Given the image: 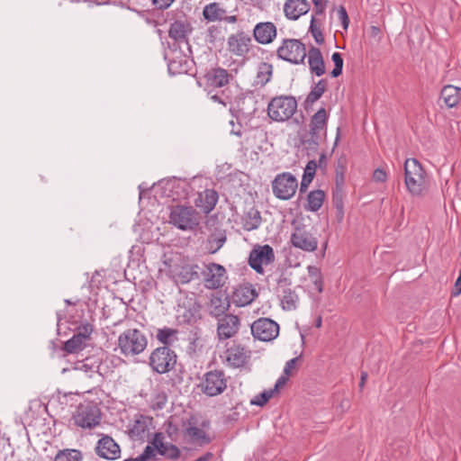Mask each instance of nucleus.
<instances>
[{
  "mask_svg": "<svg viewBox=\"0 0 461 461\" xmlns=\"http://www.w3.org/2000/svg\"><path fill=\"white\" fill-rule=\"evenodd\" d=\"M146 334L137 328H131L122 332L117 339V348L125 357H132L143 353L148 347Z\"/></svg>",
  "mask_w": 461,
  "mask_h": 461,
  "instance_id": "f257e3e1",
  "label": "nucleus"
},
{
  "mask_svg": "<svg viewBox=\"0 0 461 461\" xmlns=\"http://www.w3.org/2000/svg\"><path fill=\"white\" fill-rule=\"evenodd\" d=\"M426 172L417 158H407L404 163V183L409 193L420 196L425 190Z\"/></svg>",
  "mask_w": 461,
  "mask_h": 461,
  "instance_id": "f03ea898",
  "label": "nucleus"
},
{
  "mask_svg": "<svg viewBox=\"0 0 461 461\" xmlns=\"http://www.w3.org/2000/svg\"><path fill=\"white\" fill-rule=\"evenodd\" d=\"M177 355L170 347H158L149 357V366L158 375H164L176 368Z\"/></svg>",
  "mask_w": 461,
  "mask_h": 461,
  "instance_id": "7ed1b4c3",
  "label": "nucleus"
},
{
  "mask_svg": "<svg viewBox=\"0 0 461 461\" xmlns=\"http://www.w3.org/2000/svg\"><path fill=\"white\" fill-rule=\"evenodd\" d=\"M200 214L192 206L176 204L170 207L169 222L181 230H194L200 223Z\"/></svg>",
  "mask_w": 461,
  "mask_h": 461,
  "instance_id": "20e7f679",
  "label": "nucleus"
},
{
  "mask_svg": "<svg viewBox=\"0 0 461 461\" xmlns=\"http://www.w3.org/2000/svg\"><path fill=\"white\" fill-rule=\"evenodd\" d=\"M297 110V101L292 95H279L273 97L267 105V115L272 121L285 122L289 120Z\"/></svg>",
  "mask_w": 461,
  "mask_h": 461,
  "instance_id": "39448f33",
  "label": "nucleus"
},
{
  "mask_svg": "<svg viewBox=\"0 0 461 461\" xmlns=\"http://www.w3.org/2000/svg\"><path fill=\"white\" fill-rule=\"evenodd\" d=\"M227 377L222 370L207 371L197 387L208 397H214L221 394L227 389Z\"/></svg>",
  "mask_w": 461,
  "mask_h": 461,
  "instance_id": "423d86ee",
  "label": "nucleus"
},
{
  "mask_svg": "<svg viewBox=\"0 0 461 461\" xmlns=\"http://www.w3.org/2000/svg\"><path fill=\"white\" fill-rule=\"evenodd\" d=\"M280 59L292 64H303L307 56L306 46L297 39H285L276 50Z\"/></svg>",
  "mask_w": 461,
  "mask_h": 461,
  "instance_id": "0eeeda50",
  "label": "nucleus"
},
{
  "mask_svg": "<svg viewBox=\"0 0 461 461\" xmlns=\"http://www.w3.org/2000/svg\"><path fill=\"white\" fill-rule=\"evenodd\" d=\"M75 424L83 429H93L100 424L101 411L95 401L81 402L74 415Z\"/></svg>",
  "mask_w": 461,
  "mask_h": 461,
  "instance_id": "6e6552de",
  "label": "nucleus"
},
{
  "mask_svg": "<svg viewBox=\"0 0 461 461\" xmlns=\"http://www.w3.org/2000/svg\"><path fill=\"white\" fill-rule=\"evenodd\" d=\"M294 230L290 237V242L293 247L305 252H314L318 249V239L316 235L305 225L292 222Z\"/></svg>",
  "mask_w": 461,
  "mask_h": 461,
  "instance_id": "1a4fd4ad",
  "label": "nucleus"
},
{
  "mask_svg": "<svg viewBox=\"0 0 461 461\" xmlns=\"http://www.w3.org/2000/svg\"><path fill=\"white\" fill-rule=\"evenodd\" d=\"M298 188L297 178L290 172L277 174L272 181V192L280 200H289Z\"/></svg>",
  "mask_w": 461,
  "mask_h": 461,
  "instance_id": "9d476101",
  "label": "nucleus"
},
{
  "mask_svg": "<svg viewBox=\"0 0 461 461\" xmlns=\"http://www.w3.org/2000/svg\"><path fill=\"white\" fill-rule=\"evenodd\" d=\"M275 258V252L270 245H257L249 253V265L258 274H263L264 265L272 264Z\"/></svg>",
  "mask_w": 461,
  "mask_h": 461,
  "instance_id": "9b49d317",
  "label": "nucleus"
},
{
  "mask_svg": "<svg viewBox=\"0 0 461 461\" xmlns=\"http://www.w3.org/2000/svg\"><path fill=\"white\" fill-rule=\"evenodd\" d=\"M251 334L254 339L261 341H271L279 334V325L269 318H259L251 326Z\"/></svg>",
  "mask_w": 461,
  "mask_h": 461,
  "instance_id": "f8f14e48",
  "label": "nucleus"
},
{
  "mask_svg": "<svg viewBox=\"0 0 461 461\" xmlns=\"http://www.w3.org/2000/svg\"><path fill=\"white\" fill-rule=\"evenodd\" d=\"M204 274V285L208 289L221 288L227 280L226 269L223 266L217 263H210L206 266Z\"/></svg>",
  "mask_w": 461,
  "mask_h": 461,
  "instance_id": "ddd939ff",
  "label": "nucleus"
},
{
  "mask_svg": "<svg viewBox=\"0 0 461 461\" xmlns=\"http://www.w3.org/2000/svg\"><path fill=\"white\" fill-rule=\"evenodd\" d=\"M251 43V37L240 31L229 36L227 41L228 50L237 57H245L249 52Z\"/></svg>",
  "mask_w": 461,
  "mask_h": 461,
  "instance_id": "4468645a",
  "label": "nucleus"
},
{
  "mask_svg": "<svg viewBox=\"0 0 461 461\" xmlns=\"http://www.w3.org/2000/svg\"><path fill=\"white\" fill-rule=\"evenodd\" d=\"M96 455L104 459L115 460L121 456L120 446L110 436H103L95 448Z\"/></svg>",
  "mask_w": 461,
  "mask_h": 461,
  "instance_id": "2eb2a0df",
  "label": "nucleus"
},
{
  "mask_svg": "<svg viewBox=\"0 0 461 461\" xmlns=\"http://www.w3.org/2000/svg\"><path fill=\"white\" fill-rule=\"evenodd\" d=\"M182 312L178 315V319L185 324H194L201 319V303L194 298H186L180 305Z\"/></svg>",
  "mask_w": 461,
  "mask_h": 461,
  "instance_id": "dca6fc26",
  "label": "nucleus"
},
{
  "mask_svg": "<svg viewBox=\"0 0 461 461\" xmlns=\"http://www.w3.org/2000/svg\"><path fill=\"white\" fill-rule=\"evenodd\" d=\"M232 77V75L227 69L221 67L212 68L204 75L206 86L213 88L226 86Z\"/></svg>",
  "mask_w": 461,
  "mask_h": 461,
  "instance_id": "f3484780",
  "label": "nucleus"
},
{
  "mask_svg": "<svg viewBox=\"0 0 461 461\" xmlns=\"http://www.w3.org/2000/svg\"><path fill=\"white\" fill-rule=\"evenodd\" d=\"M240 319L233 314H225L218 321V335L221 339H230L239 330Z\"/></svg>",
  "mask_w": 461,
  "mask_h": 461,
  "instance_id": "a211bd4d",
  "label": "nucleus"
},
{
  "mask_svg": "<svg viewBox=\"0 0 461 461\" xmlns=\"http://www.w3.org/2000/svg\"><path fill=\"white\" fill-rule=\"evenodd\" d=\"M310 3L307 0H285L284 13L288 20L295 21L310 10Z\"/></svg>",
  "mask_w": 461,
  "mask_h": 461,
  "instance_id": "6ab92c4d",
  "label": "nucleus"
},
{
  "mask_svg": "<svg viewBox=\"0 0 461 461\" xmlns=\"http://www.w3.org/2000/svg\"><path fill=\"white\" fill-rule=\"evenodd\" d=\"M253 36L260 44L271 43L276 37V27L271 22L258 23L253 30Z\"/></svg>",
  "mask_w": 461,
  "mask_h": 461,
  "instance_id": "aec40b11",
  "label": "nucleus"
},
{
  "mask_svg": "<svg viewBox=\"0 0 461 461\" xmlns=\"http://www.w3.org/2000/svg\"><path fill=\"white\" fill-rule=\"evenodd\" d=\"M193 28L187 21L176 20L170 24L168 36L177 43L188 44V35Z\"/></svg>",
  "mask_w": 461,
  "mask_h": 461,
  "instance_id": "412c9836",
  "label": "nucleus"
},
{
  "mask_svg": "<svg viewBox=\"0 0 461 461\" xmlns=\"http://www.w3.org/2000/svg\"><path fill=\"white\" fill-rule=\"evenodd\" d=\"M329 113L324 107H321L310 119L309 131L311 134L327 135Z\"/></svg>",
  "mask_w": 461,
  "mask_h": 461,
  "instance_id": "4be33fe9",
  "label": "nucleus"
},
{
  "mask_svg": "<svg viewBox=\"0 0 461 461\" xmlns=\"http://www.w3.org/2000/svg\"><path fill=\"white\" fill-rule=\"evenodd\" d=\"M307 56L311 73L317 77L324 75L326 68L321 50L317 47L312 46L307 52Z\"/></svg>",
  "mask_w": 461,
  "mask_h": 461,
  "instance_id": "5701e85b",
  "label": "nucleus"
},
{
  "mask_svg": "<svg viewBox=\"0 0 461 461\" xmlns=\"http://www.w3.org/2000/svg\"><path fill=\"white\" fill-rule=\"evenodd\" d=\"M227 361L233 367L243 366L249 357V351H247L243 346L233 345L226 350Z\"/></svg>",
  "mask_w": 461,
  "mask_h": 461,
  "instance_id": "b1692460",
  "label": "nucleus"
},
{
  "mask_svg": "<svg viewBox=\"0 0 461 461\" xmlns=\"http://www.w3.org/2000/svg\"><path fill=\"white\" fill-rule=\"evenodd\" d=\"M219 199L218 193L214 189H205L198 194L194 203L200 207L204 213H209L213 210Z\"/></svg>",
  "mask_w": 461,
  "mask_h": 461,
  "instance_id": "393cba45",
  "label": "nucleus"
},
{
  "mask_svg": "<svg viewBox=\"0 0 461 461\" xmlns=\"http://www.w3.org/2000/svg\"><path fill=\"white\" fill-rule=\"evenodd\" d=\"M258 297L257 291L251 285H240L232 294L233 303L239 306H246Z\"/></svg>",
  "mask_w": 461,
  "mask_h": 461,
  "instance_id": "a878e982",
  "label": "nucleus"
},
{
  "mask_svg": "<svg viewBox=\"0 0 461 461\" xmlns=\"http://www.w3.org/2000/svg\"><path fill=\"white\" fill-rule=\"evenodd\" d=\"M439 99L447 107H455L461 100V88L452 85L445 86L440 91Z\"/></svg>",
  "mask_w": 461,
  "mask_h": 461,
  "instance_id": "bb28decb",
  "label": "nucleus"
},
{
  "mask_svg": "<svg viewBox=\"0 0 461 461\" xmlns=\"http://www.w3.org/2000/svg\"><path fill=\"white\" fill-rule=\"evenodd\" d=\"M327 89V80L320 79L311 87V91L303 102V107L306 111L312 109L313 104L318 101Z\"/></svg>",
  "mask_w": 461,
  "mask_h": 461,
  "instance_id": "cd10ccee",
  "label": "nucleus"
},
{
  "mask_svg": "<svg viewBox=\"0 0 461 461\" xmlns=\"http://www.w3.org/2000/svg\"><path fill=\"white\" fill-rule=\"evenodd\" d=\"M326 198V194L321 189H315L308 193L306 197V204L304 210L307 212H315L319 211Z\"/></svg>",
  "mask_w": 461,
  "mask_h": 461,
  "instance_id": "c85d7f7f",
  "label": "nucleus"
},
{
  "mask_svg": "<svg viewBox=\"0 0 461 461\" xmlns=\"http://www.w3.org/2000/svg\"><path fill=\"white\" fill-rule=\"evenodd\" d=\"M262 221L260 212L251 207L241 219L242 228L247 231H252L257 230Z\"/></svg>",
  "mask_w": 461,
  "mask_h": 461,
  "instance_id": "c756f323",
  "label": "nucleus"
},
{
  "mask_svg": "<svg viewBox=\"0 0 461 461\" xmlns=\"http://www.w3.org/2000/svg\"><path fill=\"white\" fill-rule=\"evenodd\" d=\"M101 361L94 357H86L81 362L77 363L76 370L83 372L87 377L92 378L95 375H101L99 369Z\"/></svg>",
  "mask_w": 461,
  "mask_h": 461,
  "instance_id": "7c9ffc66",
  "label": "nucleus"
},
{
  "mask_svg": "<svg viewBox=\"0 0 461 461\" xmlns=\"http://www.w3.org/2000/svg\"><path fill=\"white\" fill-rule=\"evenodd\" d=\"M299 140L303 149L307 151V155L311 156L318 151L321 135L311 134L310 131L299 135Z\"/></svg>",
  "mask_w": 461,
  "mask_h": 461,
  "instance_id": "2f4dec72",
  "label": "nucleus"
},
{
  "mask_svg": "<svg viewBox=\"0 0 461 461\" xmlns=\"http://www.w3.org/2000/svg\"><path fill=\"white\" fill-rule=\"evenodd\" d=\"M178 330L176 329L163 327L158 329L156 339L162 345L160 347H170L177 341Z\"/></svg>",
  "mask_w": 461,
  "mask_h": 461,
  "instance_id": "473e14b6",
  "label": "nucleus"
},
{
  "mask_svg": "<svg viewBox=\"0 0 461 461\" xmlns=\"http://www.w3.org/2000/svg\"><path fill=\"white\" fill-rule=\"evenodd\" d=\"M225 14L226 10L221 8L217 2L210 3L203 9V16L207 22L221 21Z\"/></svg>",
  "mask_w": 461,
  "mask_h": 461,
  "instance_id": "72a5a7b5",
  "label": "nucleus"
},
{
  "mask_svg": "<svg viewBox=\"0 0 461 461\" xmlns=\"http://www.w3.org/2000/svg\"><path fill=\"white\" fill-rule=\"evenodd\" d=\"M187 423L189 426L185 429L186 435L194 439L200 440L201 445L210 444L212 442V438L204 430L194 426L195 422L194 421V418L187 420Z\"/></svg>",
  "mask_w": 461,
  "mask_h": 461,
  "instance_id": "f704fd0d",
  "label": "nucleus"
},
{
  "mask_svg": "<svg viewBox=\"0 0 461 461\" xmlns=\"http://www.w3.org/2000/svg\"><path fill=\"white\" fill-rule=\"evenodd\" d=\"M200 267L194 265H185L181 267L178 277L182 284H187L193 280L199 279L200 277Z\"/></svg>",
  "mask_w": 461,
  "mask_h": 461,
  "instance_id": "c9c22d12",
  "label": "nucleus"
},
{
  "mask_svg": "<svg viewBox=\"0 0 461 461\" xmlns=\"http://www.w3.org/2000/svg\"><path fill=\"white\" fill-rule=\"evenodd\" d=\"M167 69L171 75L185 74L188 71V60L183 56L169 59Z\"/></svg>",
  "mask_w": 461,
  "mask_h": 461,
  "instance_id": "e433bc0d",
  "label": "nucleus"
},
{
  "mask_svg": "<svg viewBox=\"0 0 461 461\" xmlns=\"http://www.w3.org/2000/svg\"><path fill=\"white\" fill-rule=\"evenodd\" d=\"M279 296L281 305L284 310L293 311L296 309L299 297L294 290H284Z\"/></svg>",
  "mask_w": 461,
  "mask_h": 461,
  "instance_id": "4c0bfd02",
  "label": "nucleus"
},
{
  "mask_svg": "<svg viewBox=\"0 0 461 461\" xmlns=\"http://www.w3.org/2000/svg\"><path fill=\"white\" fill-rule=\"evenodd\" d=\"M257 100L254 96H245L238 101L239 111L245 116L254 115L257 112Z\"/></svg>",
  "mask_w": 461,
  "mask_h": 461,
  "instance_id": "58836bf2",
  "label": "nucleus"
},
{
  "mask_svg": "<svg viewBox=\"0 0 461 461\" xmlns=\"http://www.w3.org/2000/svg\"><path fill=\"white\" fill-rule=\"evenodd\" d=\"M348 160L346 156H340L335 166V186H345V175Z\"/></svg>",
  "mask_w": 461,
  "mask_h": 461,
  "instance_id": "ea45409f",
  "label": "nucleus"
},
{
  "mask_svg": "<svg viewBox=\"0 0 461 461\" xmlns=\"http://www.w3.org/2000/svg\"><path fill=\"white\" fill-rule=\"evenodd\" d=\"M307 272L314 288L318 293H322L324 288V280L321 269L316 266H308Z\"/></svg>",
  "mask_w": 461,
  "mask_h": 461,
  "instance_id": "a19ab883",
  "label": "nucleus"
},
{
  "mask_svg": "<svg viewBox=\"0 0 461 461\" xmlns=\"http://www.w3.org/2000/svg\"><path fill=\"white\" fill-rule=\"evenodd\" d=\"M229 306L230 303L227 301V298L222 300L221 297H213L211 300L210 312L215 317H220L223 314L225 315Z\"/></svg>",
  "mask_w": 461,
  "mask_h": 461,
  "instance_id": "79ce46f5",
  "label": "nucleus"
},
{
  "mask_svg": "<svg viewBox=\"0 0 461 461\" xmlns=\"http://www.w3.org/2000/svg\"><path fill=\"white\" fill-rule=\"evenodd\" d=\"M83 454L80 450L75 448H66L59 450L54 461H82Z\"/></svg>",
  "mask_w": 461,
  "mask_h": 461,
  "instance_id": "37998d69",
  "label": "nucleus"
},
{
  "mask_svg": "<svg viewBox=\"0 0 461 461\" xmlns=\"http://www.w3.org/2000/svg\"><path fill=\"white\" fill-rule=\"evenodd\" d=\"M85 342L86 341L74 334L68 340L65 342L63 350L68 354L77 353L86 347Z\"/></svg>",
  "mask_w": 461,
  "mask_h": 461,
  "instance_id": "c03bdc74",
  "label": "nucleus"
},
{
  "mask_svg": "<svg viewBox=\"0 0 461 461\" xmlns=\"http://www.w3.org/2000/svg\"><path fill=\"white\" fill-rule=\"evenodd\" d=\"M226 235L224 233L211 234L207 240V248L211 253L217 252L226 242Z\"/></svg>",
  "mask_w": 461,
  "mask_h": 461,
  "instance_id": "a18cd8bd",
  "label": "nucleus"
},
{
  "mask_svg": "<svg viewBox=\"0 0 461 461\" xmlns=\"http://www.w3.org/2000/svg\"><path fill=\"white\" fill-rule=\"evenodd\" d=\"M273 74V66L270 63L262 62L258 67L257 78L261 86L267 84Z\"/></svg>",
  "mask_w": 461,
  "mask_h": 461,
  "instance_id": "49530a36",
  "label": "nucleus"
},
{
  "mask_svg": "<svg viewBox=\"0 0 461 461\" xmlns=\"http://www.w3.org/2000/svg\"><path fill=\"white\" fill-rule=\"evenodd\" d=\"M309 32L313 37L315 42L318 45H321L324 43V36L321 30V28L317 25V20L314 15L312 16L310 26H309Z\"/></svg>",
  "mask_w": 461,
  "mask_h": 461,
  "instance_id": "de8ad7c7",
  "label": "nucleus"
},
{
  "mask_svg": "<svg viewBox=\"0 0 461 461\" xmlns=\"http://www.w3.org/2000/svg\"><path fill=\"white\" fill-rule=\"evenodd\" d=\"M331 60L334 63V68L330 72V77L336 78L339 77L343 71L344 60L341 53L334 52L331 55Z\"/></svg>",
  "mask_w": 461,
  "mask_h": 461,
  "instance_id": "09e8293b",
  "label": "nucleus"
},
{
  "mask_svg": "<svg viewBox=\"0 0 461 461\" xmlns=\"http://www.w3.org/2000/svg\"><path fill=\"white\" fill-rule=\"evenodd\" d=\"M274 394L275 393L271 389L265 390L252 398L250 400V404L262 407L273 397Z\"/></svg>",
  "mask_w": 461,
  "mask_h": 461,
  "instance_id": "8fccbe9b",
  "label": "nucleus"
},
{
  "mask_svg": "<svg viewBox=\"0 0 461 461\" xmlns=\"http://www.w3.org/2000/svg\"><path fill=\"white\" fill-rule=\"evenodd\" d=\"M316 170L317 161L314 159L309 160L304 167L302 179L308 181V183H312L316 175Z\"/></svg>",
  "mask_w": 461,
  "mask_h": 461,
  "instance_id": "3c124183",
  "label": "nucleus"
},
{
  "mask_svg": "<svg viewBox=\"0 0 461 461\" xmlns=\"http://www.w3.org/2000/svg\"><path fill=\"white\" fill-rule=\"evenodd\" d=\"M147 424L143 420H137L133 427L130 430V434L132 438L141 439L147 431Z\"/></svg>",
  "mask_w": 461,
  "mask_h": 461,
  "instance_id": "603ef678",
  "label": "nucleus"
},
{
  "mask_svg": "<svg viewBox=\"0 0 461 461\" xmlns=\"http://www.w3.org/2000/svg\"><path fill=\"white\" fill-rule=\"evenodd\" d=\"M344 186H335L332 190V205L334 208L344 207Z\"/></svg>",
  "mask_w": 461,
  "mask_h": 461,
  "instance_id": "864d4df0",
  "label": "nucleus"
},
{
  "mask_svg": "<svg viewBox=\"0 0 461 461\" xmlns=\"http://www.w3.org/2000/svg\"><path fill=\"white\" fill-rule=\"evenodd\" d=\"M94 330V326L89 322H85L80 324L75 334L78 336L80 339H82L84 341L90 338V335L92 334Z\"/></svg>",
  "mask_w": 461,
  "mask_h": 461,
  "instance_id": "5fc2aeb1",
  "label": "nucleus"
},
{
  "mask_svg": "<svg viewBox=\"0 0 461 461\" xmlns=\"http://www.w3.org/2000/svg\"><path fill=\"white\" fill-rule=\"evenodd\" d=\"M167 402V396L165 393H159L155 395L151 401V409L154 411H159L165 408Z\"/></svg>",
  "mask_w": 461,
  "mask_h": 461,
  "instance_id": "6e6d98bb",
  "label": "nucleus"
},
{
  "mask_svg": "<svg viewBox=\"0 0 461 461\" xmlns=\"http://www.w3.org/2000/svg\"><path fill=\"white\" fill-rule=\"evenodd\" d=\"M292 285L291 278H289L284 273L280 275V276L276 280V293L282 294L284 290H291L290 286Z\"/></svg>",
  "mask_w": 461,
  "mask_h": 461,
  "instance_id": "4d7b16f0",
  "label": "nucleus"
},
{
  "mask_svg": "<svg viewBox=\"0 0 461 461\" xmlns=\"http://www.w3.org/2000/svg\"><path fill=\"white\" fill-rule=\"evenodd\" d=\"M221 28L216 25H212L207 29L206 40L211 44H215L216 41L220 39L221 35Z\"/></svg>",
  "mask_w": 461,
  "mask_h": 461,
  "instance_id": "13d9d810",
  "label": "nucleus"
},
{
  "mask_svg": "<svg viewBox=\"0 0 461 461\" xmlns=\"http://www.w3.org/2000/svg\"><path fill=\"white\" fill-rule=\"evenodd\" d=\"M152 10L164 11L168 9L175 0H149Z\"/></svg>",
  "mask_w": 461,
  "mask_h": 461,
  "instance_id": "bf43d9fd",
  "label": "nucleus"
},
{
  "mask_svg": "<svg viewBox=\"0 0 461 461\" xmlns=\"http://www.w3.org/2000/svg\"><path fill=\"white\" fill-rule=\"evenodd\" d=\"M210 95L211 100H212L215 103L221 104L224 106L227 105V104L230 102V97L225 95L224 91H221V93L219 94H212V91L208 93Z\"/></svg>",
  "mask_w": 461,
  "mask_h": 461,
  "instance_id": "052dcab7",
  "label": "nucleus"
},
{
  "mask_svg": "<svg viewBox=\"0 0 461 461\" xmlns=\"http://www.w3.org/2000/svg\"><path fill=\"white\" fill-rule=\"evenodd\" d=\"M338 16L341 22L342 27L344 30H347L349 25V17L348 15L347 10L343 5H340L338 9Z\"/></svg>",
  "mask_w": 461,
  "mask_h": 461,
  "instance_id": "680f3d73",
  "label": "nucleus"
},
{
  "mask_svg": "<svg viewBox=\"0 0 461 461\" xmlns=\"http://www.w3.org/2000/svg\"><path fill=\"white\" fill-rule=\"evenodd\" d=\"M153 458L155 459V452L149 447H145L142 453L134 457L136 461H149Z\"/></svg>",
  "mask_w": 461,
  "mask_h": 461,
  "instance_id": "e2e57ef3",
  "label": "nucleus"
},
{
  "mask_svg": "<svg viewBox=\"0 0 461 461\" xmlns=\"http://www.w3.org/2000/svg\"><path fill=\"white\" fill-rule=\"evenodd\" d=\"M164 435L162 432H156L151 439V441L146 446V447H149L153 449V451L155 452V449L156 447H158V446H160L161 444L164 443Z\"/></svg>",
  "mask_w": 461,
  "mask_h": 461,
  "instance_id": "0e129e2a",
  "label": "nucleus"
},
{
  "mask_svg": "<svg viewBox=\"0 0 461 461\" xmlns=\"http://www.w3.org/2000/svg\"><path fill=\"white\" fill-rule=\"evenodd\" d=\"M167 447H168V450H167V458L171 459V460H176L180 457L181 452L177 446H176L172 443H168Z\"/></svg>",
  "mask_w": 461,
  "mask_h": 461,
  "instance_id": "69168bd1",
  "label": "nucleus"
},
{
  "mask_svg": "<svg viewBox=\"0 0 461 461\" xmlns=\"http://www.w3.org/2000/svg\"><path fill=\"white\" fill-rule=\"evenodd\" d=\"M373 180L378 183H384L387 180V173L381 167L375 169Z\"/></svg>",
  "mask_w": 461,
  "mask_h": 461,
  "instance_id": "338daca9",
  "label": "nucleus"
},
{
  "mask_svg": "<svg viewBox=\"0 0 461 461\" xmlns=\"http://www.w3.org/2000/svg\"><path fill=\"white\" fill-rule=\"evenodd\" d=\"M461 294V274H458V276L455 282L454 288L451 292L452 296H457Z\"/></svg>",
  "mask_w": 461,
  "mask_h": 461,
  "instance_id": "774afa93",
  "label": "nucleus"
}]
</instances>
